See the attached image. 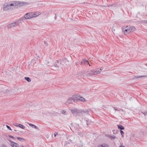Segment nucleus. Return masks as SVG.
Masks as SVG:
<instances>
[{"label":"nucleus","instance_id":"obj_6","mask_svg":"<svg viewBox=\"0 0 147 147\" xmlns=\"http://www.w3.org/2000/svg\"><path fill=\"white\" fill-rule=\"evenodd\" d=\"M3 9L4 11H7L8 9H9L10 8L9 4L5 3L3 6Z\"/></svg>","mask_w":147,"mask_h":147},{"label":"nucleus","instance_id":"obj_21","mask_svg":"<svg viewBox=\"0 0 147 147\" xmlns=\"http://www.w3.org/2000/svg\"><path fill=\"white\" fill-rule=\"evenodd\" d=\"M86 124L87 125H88L90 124V123H91V121L89 119H88V120H86Z\"/></svg>","mask_w":147,"mask_h":147},{"label":"nucleus","instance_id":"obj_16","mask_svg":"<svg viewBox=\"0 0 147 147\" xmlns=\"http://www.w3.org/2000/svg\"><path fill=\"white\" fill-rule=\"evenodd\" d=\"M128 27V26H123L122 28V32H124V34H125V28H127Z\"/></svg>","mask_w":147,"mask_h":147},{"label":"nucleus","instance_id":"obj_22","mask_svg":"<svg viewBox=\"0 0 147 147\" xmlns=\"http://www.w3.org/2000/svg\"><path fill=\"white\" fill-rule=\"evenodd\" d=\"M39 14L38 13H37V12L36 13H34L33 14H32V18L36 17V16H38L39 15Z\"/></svg>","mask_w":147,"mask_h":147},{"label":"nucleus","instance_id":"obj_37","mask_svg":"<svg viewBox=\"0 0 147 147\" xmlns=\"http://www.w3.org/2000/svg\"><path fill=\"white\" fill-rule=\"evenodd\" d=\"M119 147H125L123 146H120Z\"/></svg>","mask_w":147,"mask_h":147},{"label":"nucleus","instance_id":"obj_40","mask_svg":"<svg viewBox=\"0 0 147 147\" xmlns=\"http://www.w3.org/2000/svg\"><path fill=\"white\" fill-rule=\"evenodd\" d=\"M69 140H70L71 142L72 141V140H70V139Z\"/></svg>","mask_w":147,"mask_h":147},{"label":"nucleus","instance_id":"obj_7","mask_svg":"<svg viewBox=\"0 0 147 147\" xmlns=\"http://www.w3.org/2000/svg\"><path fill=\"white\" fill-rule=\"evenodd\" d=\"M59 64V62L58 61H57V62H56L54 64V67L52 69L55 70H57L59 69V67L58 65Z\"/></svg>","mask_w":147,"mask_h":147},{"label":"nucleus","instance_id":"obj_25","mask_svg":"<svg viewBox=\"0 0 147 147\" xmlns=\"http://www.w3.org/2000/svg\"><path fill=\"white\" fill-rule=\"evenodd\" d=\"M141 113L144 115L145 116L147 115V111L144 112L142 111Z\"/></svg>","mask_w":147,"mask_h":147},{"label":"nucleus","instance_id":"obj_30","mask_svg":"<svg viewBox=\"0 0 147 147\" xmlns=\"http://www.w3.org/2000/svg\"><path fill=\"white\" fill-rule=\"evenodd\" d=\"M1 147H7L6 145L4 144H3L1 145Z\"/></svg>","mask_w":147,"mask_h":147},{"label":"nucleus","instance_id":"obj_26","mask_svg":"<svg viewBox=\"0 0 147 147\" xmlns=\"http://www.w3.org/2000/svg\"><path fill=\"white\" fill-rule=\"evenodd\" d=\"M26 2H20L19 3V4L20 5H24L26 3Z\"/></svg>","mask_w":147,"mask_h":147},{"label":"nucleus","instance_id":"obj_38","mask_svg":"<svg viewBox=\"0 0 147 147\" xmlns=\"http://www.w3.org/2000/svg\"><path fill=\"white\" fill-rule=\"evenodd\" d=\"M44 43H45V44L47 43V42L46 41H45Z\"/></svg>","mask_w":147,"mask_h":147},{"label":"nucleus","instance_id":"obj_28","mask_svg":"<svg viewBox=\"0 0 147 147\" xmlns=\"http://www.w3.org/2000/svg\"><path fill=\"white\" fill-rule=\"evenodd\" d=\"M60 112L62 114H65V113L66 112V111L64 110H62Z\"/></svg>","mask_w":147,"mask_h":147},{"label":"nucleus","instance_id":"obj_27","mask_svg":"<svg viewBox=\"0 0 147 147\" xmlns=\"http://www.w3.org/2000/svg\"><path fill=\"white\" fill-rule=\"evenodd\" d=\"M120 133H121V135L122 137V138H123V135H124L123 132L122 130H120Z\"/></svg>","mask_w":147,"mask_h":147},{"label":"nucleus","instance_id":"obj_12","mask_svg":"<svg viewBox=\"0 0 147 147\" xmlns=\"http://www.w3.org/2000/svg\"><path fill=\"white\" fill-rule=\"evenodd\" d=\"M81 63L83 64H85L86 65L89 64L87 60L86 59H83L81 62Z\"/></svg>","mask_w":147,"mask_h":147},{"label":"nucleus","instance_id":"obj_2","mask_svg":"<svg viewBox=\"0 0 147 147\" xmlns=\"http://www.w3.org/2000/svg\"><path fill=\"white\" fill-rule=\"evenodd\" d=\"M125 29V34L126 35L127 34L133 32L134 31L136 30V28L134 26H128V27Z\"/></svg>","mask_w":147,"mask_h":147},{"label":"nucleus","instance_id":"obj_11","mask_svg":"<svg viewBox=\"0 0 147 147\" xmlns=\"http://www.w3.org/2000/svg\"><path fill=\"white\" fill-rule=\"evenodd\" d=\"M109 146L108 144L105 143L99 145L98 147H109Z\"/></svg>","mask_w":147,"mask_h":147},{"label":"nucleus","instance_id":"obj_34","mask_svg":"<svg viewBox=\"0 0 147 147\" xmlns=\"http://www.w3.org/2000/svg\"><path fill=\"white\" fill-rule=\"evenodd\" d=\"M115 136H111V138L115 139Z\"/></svg>","mask_w":147,"mask_h":147},{"label":"nucleus","instance_id":"obj_31","mask_svg":"<svg viewBox=\"0 0 147 147\" xmlns=\"http://www.w3.org/2000/svg\"><path fill=\"white\" fill-rule=\"evenodd\" d=\"M6 126L7 127V128L8 129H9V130H12V129H11V128H10V127L8 125H6Z\"/></svg>","mask_w":147,"mask_h":147},{"label":"nucleus","instance_id":"obj_5","mask_svg":"<svg viewBox=\"0 0 147 147\" xmlns=\"http://www.w3.org/2000/svg\"><path fill=\"white\" fill-rule=\"evenodd\" d=\"M75 102V100L74 98L72 96L67 100L66 102L68 104H71Z\"/></svg>","mask_w":147,"mask_h":147},{"label":"nucleus","instance_id":"obj_33","mask_svg":"<svg viewBox=\"0 0 147 147\" xmlns=\"http://www.w3.org/2000/svg\"><path fill=\"white\" fill-rule=\"evenodd\" d=\"M9 6L10 7L11 6H13L14 5L12 3L9 4Z\"/></svg>","mask_w":147,"mask_h":147},{"label":"nucleus","instance_id":"obj_29","mask_svg":"<svg viewBox=\"0 0 147 147\" xmlns=\"http://www.w3.org/2000/svg\"><path fill=\"white\" fill-rule=\"evenodd\" d=\"M9 136L10 138H12V139H15V138L13 136L11 135H9Z\"/></svg>","mask_w":147,"mask_h":147},{"label":"nucleus","instance_id":"obj_41","mask_svg":"<svg viewBox=\"0 0 147 147\" xmlns=\"http://www.w3.org/2000/svg\"><path fill=\"white\" fill-rule=\"evenodd\" d=\"M89 66H90V64H89Z\"/></svg>","mask_w":147,"mask_h":147},{"label":"nucleus","instance_id":"obj_10","mask_svg":"<svg viewBox=\"0 0 147 147\" xmlns=\"http://www.w3.org/2000/svg\"><path fill=\"white\" fill-rule=\"evenodd\" d=\"M72 96L74 98L75 100V101L76 102V100H79L80 96L77 94H76Z\"/></svg>","mask_w":147,"mask_h":147},{"label":"nucleus","instance_id":"obj_23","mask_svg":"<svg viewBox=\"0 0 147 147\" xmlns=\"http://www.w3.org/2000/svg\"><path fill=\"white\" fill-rule=\"evenodd\" d=\"M25 79L28 82H31V80L30 78L29 77H25Z\"/></svg>","mask_w":147,"mask_h":147},{"label":"nucleus","instance_id":"obj_4","mask_svg":"<svg viewBox=\"0 0 147 147\" xmlns=\"http://www.w3.org/2000/svg\"><path fill=\"white\" fill-rule=\"evenodd\" d=\"M18 25V23L17 22L9 24L7 26V27L8 28H11L13 27L17 26Z\"/></svg>","mask_w":147,"mask_h":147},{"label":"nucleus","instance_id":"obj_18","mask_svg":"<svg viewBox=\"0 0 147 147\" xmlns=\"http://www.w3.org/2000/svg\"><path fill=\"white\" fill-rule=\"evenodd\" d=\"M29 125L30 126L34 128L35 129H38V128L36 126H35V125H34L32 124H31V123L29 124Z\"/></svg>","mask_w":147,"mask_h":147},{"label":"nucleus","instance_id":"obj_1","mask_svg":"<svg viewBox=\"0 0 147 147\" xmlns=\"http://www.w3.org/2000/svg\"><path fill=\"white\" fill-rule=\"evenodd\" d=\"M71 111L74 115L76 116H83L86 114L88 113L87 109H79L76 108L71 110Z\"/></svg>","mask_w":147,"mask_h":147},{"label":"nucleus","instance_id":"obj_13","mask_svg":"<svg viewBox=\"0 0 147 147\" xmlns=\"http://www.w3.org/2000/svg\"><path fill=\"white\" fill-rule=\"evenodd\" d=\"M136 22H138L140 23H144L147 24V20H140L139 21H137Z\"/></svg>","mask_w":147,"mask_h":147},{"label":"nucleus","instance_id":"obj_24","mask_svg":"<svg viewBox=\"0 0 147 147\" xmlns=\"http://www.w3.org/2000/svg\"><path fill=\"white\" fill-rule=\"evenodd\" d=\"M18 127H20L22 128V129H24L25 128V126L21 124H19L18 125Z\"/></svg>","mask_w":147,"mask_h":147},{"label":"nucleus","instance_id":"obj_14","mask_svg":"<svg viewBox=\"0 0 147 147\" xmlns=\"http://www.w3.org/2000/svg\"><path fill=\"white\" fill-rule=\"evenodd\" d=\"M11 143H13V144L12 145V147H19L18 146V144L14 142H11Z\"/></svg>","mask_w":147,"mask_h":147},{"label":"nucleus","instance_id":"obj_36","mask_svg":"<svg viewBox=\"0 0 147 147\" xmlns=\"http://www.w3.org/2000/svg\"><path fill=\"white\" fill-rule=\"evenodd\" d=\"M114 109H115V111H119V110H118L117 109H115V108H114Z\"/></svg>","mask_w":147,"mask_h":147},{"label":"nucleus","instance_id":"obj_20","mask_svg":"<svg viewBox=\"0 0 147 147\" xmlns=\"http://www.w3.org/2000/svg\"><path fill=\"white\" fill-rule=\"evenodd\" d=\"M17 138L18 140H19L20 141L24 142L25 141V140H24V139L20 137H17Z\"/></svg>","mask_w":147,"mask_h":147},{"label":"nucleus","instance_id":"obj_15","mask_svg":"<svg viewBox=\"0 0 147 147\" xmlns=\"http://www.w3.org/2000/svg\"><path fill=\"white\" fill-rule=\"evenodd\" d=\"M147 77V76H144V75L141 76H136L134 77V79H136L138 78H142L143 77Z\"/></svg>","mask_w":147,"mask_h":147},{"label":"nucleus","instance_id":"obj_19","mask_svg":"<svg viewBox=\"0 0 147 147\" xmlns=\"http://www.w3.org/2000/svg\"><path fill=\"white\" fill-rule=\"evenodd\" d=\"M118 128L120 129L121 130L124 129V127L122 125H118Z\"/></svg>","mask_w":147,"mask_h":147},{"label":"nucleus","instance_id":"obj_32","mask_svg":"<svg viewBox=\"0 0 147 147\" xmlns=\"http://www.w3.org/2000/svg\"><path fill=\"white\" fill-rule=\"evenodd\" d=\"M58 133L57 132H55L54 133V136L55 137H56V136L58 135Z\"/></svg>","mask_w":147,"mask_h":147},{"label":"nucleus","instance_id":"obj_9","mask_svg":"<svg viewBox=\"0 0 147 147\" xmlns=\"http://www.w3.org/2000/svg\"><path fill=\"white\" fill-rule=\"evenodd\" d=\"M93 75H95V73H94V70H91L90 72L87 74V76H90Z\"/></svg>","mask_w":147,"mask_h":147},{"label":"nucleus","instance_id":"obj_35","mask_svg":"<svg viewBox=\"0 0 147 147\" xmlns=\"http://www.w3.org/2000/svg\"><path fill=\"white\" fill-rule=\"evenodd\" d=\"M14 125L17 127L18 126V125L17 123H15V124H14Z\"/></svg>","mask_w":147,"mask_h":147},{"label":"nucleus","instance_id":"obj_8","mask_svg":"<svg viewBox=\"0 0 147 147\" xmlns=\"http://www.w3.org/2000/svg\"><path fill=\"white\" fill-rule=\"evenodd\" d=\"M103 68L102 69H96L95 70H94V73H95V75H96L98 74H99L101 71V70L103 69Z\"/></svg>","mask_w":147,"mask_h":147},{"label":"nucleus","instance_id":"obj_39","mask_svg":"<svg viewBox=\"0 0 147 147\" xmlns=\"http://www.w3.org/2000/svg\"><path fill=\"white\" fill-rule=\"evenodd\" d=\"M14 131H17V130H15H15H14Z\"/></svg>","mask_w":147,"mask_h":147},{"label":"nucleus","instance_id":"obj_17","mask_svg":"<svg viewBox=\"0 0 147 147\" xmlns=\"http://www.w3.org/2000/svg\"><path fill=\"white\" fill-rule=\"evenodd\" d=\"M79 100L82 102H84L86 101L85 99L84 98L80 96Z\"/></svg>","mask_w":147,"mask_h":147},{"label":"nucleus","instance_id":"obj_3","mask_svg":"<svg viewBox=\"0 0 147 147\" xmlns=\"http://www.w3.org/2000/svg\"><path fill=\"white\" fill-rule=\"evenodd\" d=\"M24 18L26 19H28L32 18V13L30 12L26 13L24 16Z\"/></svg>","mask_w":147,"mask_h":147}]
</instances>
